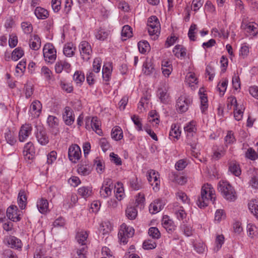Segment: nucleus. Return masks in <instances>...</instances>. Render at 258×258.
Masks as SVG:
<instances>
[{"mask_svg": "<svg viewBox=\"0 0 258 258\" xmlns=\"http://www.w3.org/2000/svg\"><path fill=\"white\" fill-rule=\"evenodd\" d=\"M214 189L211 184H205L201 189V197L197 201L198 207L202 208L207 206L210 201L214 204L216 200V197H214Z\"/></svg>", "mask_w": 258, "mask_h": 258, "instance_id": "obj_1", "label": "nucleus"}, {"mask_svg": "<svg viewBox=\"0 0 258 258\" xmlns=\"http://www.w3.org/2000/svg\"><path fill=\"white\" fill-rule=\"evenodd\" d=\"M88 234L86 231H81L78 232L76 235V239L79 244H81L82 246L78 248L76 250V255H75V258H86V253L87 247L85 243L87 238L88 237Z\"/></svg>", "mask_w": 258, "mask_h": 258, "instance_id": "obj_2", "label": "nucleus"}, {"mask_svg": "<svg viewBox=\"0 0 258 258\" xmlns=\"http://www.w3.org/2000/svg\"><path fill=\"white\" fill-rule=\"evenodd\" d=\"M223 197L227 200L234 201L236 199L235 192L232 186L226 181L220 182L218 188Z\"/></svg>", "mask_w": 258, "mask_h": 258, "instance_id": "obj_3", "label": "nucleus"}, {"mask_svg": "<svg viewBox=\"0 0 258 258\" xmlns=\"http://www.w3.org/2000/svg\"><path fill=\"white\" fill-rule=\"evenodd\" d=\"M148 29L150 35L154 36L156 39L160 34V24L158 19L155 16L150 17L148 21Z\"/></svg>", "mask_w": 258, "mask_h": 258, "instance_id": "obj_4", "label": "nucleus"}, {"mask_svg": "<svg viewBox=\"0 0 258 258\" xmlns=\"http://www.w3.org/2000/svg\"><path fill=\"white\" fill-rule=\"evenodd\" d=\"M134 234V229L132 227L127 226L125 223L120 226L118 236L121 242L123 244L127 243V239L133 237Z\"/></svg>", "mask_w": 258, "mask_h": 258, "instance_id": "obj_5", "label": "nucleus"}, {"mask_svg": "<svg viewBox=\"0 0 258 258\" xmlns=\"http://www.w3.org/2000/svg\"><path fill=\"white\" fill-rule=\"evenodd\" d=\"M43 56L46 61L52 63L56 57V50L52 45L50 43L45 44L43 49Z\"/></svg>", "mask_w": 258, "mask_h": 258, "instance_id": "obj_6", "label": "nucleus"}, {"mask_svg": "<svg viewBox=\"0 0 258 258\" xmlns=\"http://www.w3.org/2000/svg\"><path fill=\"white\" fill-rule=\"evenodd\" d=\"M185 132L187 133V142L190 145L192 149L196 148L197 138H195L194 141L190 140V138L193 137L195 135V125L191 123L184 127Z\"/></svg>", "mask_w": 258, "mask_h": 258, "instance_id": "obj_7", "label": "nucleus"}, {"mask_svg": "<svg viewBox=\"0 0 258 258\" xmlns=\"http://www.w3.org/2000/svg\"><path fill=\"white\" fill-rule=\"evenodd\" d=\"M192 101L190 98H186L184 96H181L177 100L176 107L177 110L180 112H185L188 107L189 104Z\"/></svg>", "mask_w": 258, "mask_h": 258, "instance_id": "obj_8", "label": "nucleus"}, {"mask_svg": "<svg viewBox=\"0 0 258 258\" xmlns=\"http://www.w3.org/2000/svg\"><path fill=\"white\" fill-rule=\"evenodd\" d=\"M81 151L79 146L74 145L70 147L68 151V156L70 160L76 163L81 157Z\"/></svg>", "mask_w": 258, "mask_h": 258, "instance_id": "obj_9", "label": "nucleus"}, {"mask_svg": "<svg viewBox=\"0 0 258 258\" xmlns=\"http://www.w3.org/2000/svg\"><path fill=\"white\" fill-rule=\"evenodd\" d=\"M32 127L30 124H23L19 131V137L20 142H24L31 134Z\"/></svg>", "mask_w": 258, "mask_h": 258, "instance_id": "obj_10", "label": "nucleus"}, {"mask_svg": "<svg viewBox=\"0 0 258 258\" xmlns=\"http://www.w3.org/2000/svg\"><path fill=\"white\" fill-rule=\"evenodd\" d=\"M79 48L83 59H89V55L92 52L91 47L89 43L87 41H82L79 45Z\"/></svg>", "mask_w": 258, "mask_h": 258, "instance_id": "obj_11", "label": "nucleus"}, {"mask_svg": "<svg viewBox=\"0 0 258 258\" xmlns=\"http://www.w3.org/2000/svg\"><path fill=\"white\" fill-rule=\"evenodd\" d=\"M18 208L16 206L11 205L7 210V216L9 219L14 221L17 222L21 220L20 215L17 214Z\"/></svg>", "mask_w": 258, "mask_h": 258, "instance_id": "obj_12", "label": "nucleus"}, {"mask_svg": "<svg viewBox=\"0 0 258 258\" xmlns=\"http://www.w3.org/2000/svg\"><path fill=\"white\" fill-rule=\"evenodd\" d=\"M241 28L253 35H255L258 31V25L253 22L245 23L242 22Z\"/></svg>", "mask_w": 258, "mask_h": 258, "instance_id": "obj_13", "label": "nucleus"}, {"mask_svg": "<svg viewBox=\"0 0 258 258\" xmlns=\"http://www.w3.org/2000/svg\"><path fill=\"white\" fill-rule=\"evenodd\" d=\"M36 137L38 142L41 145H45L49 142L48 137L46 135V131L41 127L37 130Z\"/></svg>", "mask_w": 258, "mask_h": 258, "instance_id": "obj_14", "label": "nucleus"}, {"mask_svg": "<svg viewBox=\"0 0 258 258\" xmlns=\"http://www.w3.org/2000/svg\"><path fill=\"white\" fill-rule=\"evenodd\" d=\"M163 207L162 200L157 199L150 204L149 211L151 214H154L161 211Z\"/></svg>", "mask_w": 258, "mask_h": 258, "instance_id": "obj_15", "label": "nucleus"}, {"mask_svg": "<svg viewBox=\"0 0 258 258\" xmlns=\"http://www.w3.org/2000/svg\"><path fill=\"white\" fill-rule=\"evenodd\" d=\"M64 112L63 114V119L66 124L71 125L74 121V117L70 107L67 106L64 108Z\"/></svg>", "mask_w": 258, "mask_h": 258, "instance_id": "obj_16", "label": "nucleus"}, {"mask_svg": "<svg viewBox=\"0 0 258 258\" xmlns=\"http://www.w3.org/2000/svg\"><path fill=\"white\" fill-rule=\"evenodd\" d=\"M41 104L40 101L36 100L33 101L31 106L30 111L34 117H38L41 110Z\"/></svg>", "mask_w": 258, "mask_h": 258, "instance_id": "obj_17", "label": "nucleus"}, {"mask_svg": "<svg viewBox=\"0 0 258 258\" xmlns=\"http://www.w3.org/2000/svg\"><path fill=\"white\" fill-rule=\"evenodd\" d=\"M101 125L100 121L97 117H93L91 120V126L93 131L99 135H101L102 132L100 128Z\"/></svg>", "mask_w": 258, "mask_h": 258, "instance_id": "obj_18", "label": "nucleus"}, {"mask_svg": "<svg viewBox=\"0 0 258 258\" xmlns=\"http://www.w3.org/2000/svg\"><path fill=\"white\" fill-rule=\"evenodd\" d=\"M37 207L41 213H44L47 212L48 208V202L47 200L41 199L37 202Z\"/></svg>", "mask_w": 258, "mask_h": 258, "instance_id": "obj_19", "label": "nucleus"}, {"mask_svg": "<svg viewBox=\"0 0 258 258\" xmlns=\"http://www.w3.org/2000/svg\"><path fill=\"white\" fill-rule=\"evenodd\" d=\"M18 203L19 207L22 209H24L27 204V198L24 190H20L18 197Z\"/></svg>", "mask_w": 258, "mask_h": 258, "instance_id": "obj_20", "label": "nucleus"}, {"mask_svg": "<svg viewBox=\"0 0 258 258\" xmlns=\"http://www.w3.org/2000/svg\"><path fill=\"white\" fill-rule=\"evenodd\" d=\"M143 67L144 73L147 75L151 74L154 70L153 62L151 59H147L143 64Z\"/></svg>", "mask_w": 258, "mask_h": 258, "instance_id": "obj_21", "label": "nucleus"}, {"mask_svg": "<svg viewBox=\"0 0 258 258\" xmlns=\"http://www.w3.org/2000/svg\"><path fill=\"white\" fill-rule=\"evenodd\" d=\"M162 225L169 233H172L175 229V226L173 224V222L165 218H163L162 220Z\"/></svg>", "mask_w": 258, "mask_h": 258, "instance_id": "obj_22", "label": "nucleus"}, {"mask_svg": "<svg viewBox=\"0 0 258 258\" xmlns=\"http://www.w3.org/2000/svg\"><path fill=\"white\" fill-rule=\"evenodd\" d=\"M202 88L200 89L199 94L201 99V108L202 113H204L208 107V99L205 94L202 93Z\"/></svg>", "mask_w": 258, "mask_h": 258, "instance_id": "obj_23", "label": "nucleus"}, {"mask_svg": "<svg viewBox=\"0 0 258 258\" xmlns=\"http://www.w3.org/2000/svg\"><path fill=\"white\" fill-rule=\"evenodd\" d=\"M35 15L38 19H45L48 17L49 14L46 10L38 7L35 10Z\"/></svg>", "mask_w": 258, "mask_h": 258, "instance_id": "obj_24", "label": "nucleus"}, {"mask_svg": "<svg viewBox=\"0 0 258 258\" xmlns=\"http://www.w3.org/2000/svg\"><path fill=\"white\" fill-rule=\"evenodd\" d=\"M173 52L174 55L177 57H184L186 54V49L180 45H176L174 47Z\"/></svg>", "mask_w": 258, "mask_h": 258, "instance_id": "obj_25", "label": "nucleus"}, {"mask_svg": "<svg viewBox=\"0 0 258 258\" xmlns=\"http://www.w3.org/2000/svg\"><path fill=\"white\" fill-rule=\"evenodd\" d=\"M111 137L116 141L120 140L122 138V132L120 127L116 126L112 130Z\"/></svg>", "mask_w": 258, "mask_h": 258, "instance_id": "obj_26", "label": "nucleus"}, {"mask_svg": "<svg viewBox=\"0 0 258 258\" xmlns=\"http://www.w3.org/2000/svg\"><path fill=\"white\" fill-rule=\"evenodd\" d=\"M24 54L23 50L21 47L15 48L12 53L11 58L14 61H17Z\"/></svg>", "mask_w": 258, "mask_h": 258, "instance_id": "obj_27", "label": "nucleus"}, {"mask_svg": "<svg viewBox=\"0 0 258 258\" xmlns=\"http://www.w3.org/2000/svg\"><path fill=\"white\" fill-rule=\"evenodd\" d=\"M138 214L137 210L134 207H127L125 210V215L128 219H135Z\"/></svg>", "mask_w": 258, "mask_h": 258, "instance_id": "obj_28", "label": "nucleus"}, {"mask_svg": "<svg viewBox=\"0 0 258 258\" xmlns=\"http://www.w3.org/2000/svg\"><path fill=\"white\" fill-rule=\"evenodd\" d=\"M8 242L11 245V247L18 248H21L22 246L21 240L15 236H10Z\"/></svg>", "mask_w": 258, "mask_h": 258, "instance_id": "obj_29", "label": "nucleus"}, {"mask_svg": "<svg viewBox=\"0 0 258 258\" xmlns=\"http://www.w3.org/2000/svg\"><path fill=\"white\" fill-rule=\"evenodd\" d=\"M117 184L118 187H116V190L115 191V197L118 200L120 201L124 195V189L122 183L118 182ZM114 187L116 188L115 185L114 186Z\"/></svg>", "mask_w": 258, "mask_h": 258, "instance_id": "obj_30", "label": "nucleus"}, {"mask_svg": "<svg viewBox=\"0 0 258 258\" xmlns=\"http://www.w3.org/2000/svg\"><path fill=\"white\" fill-rule=\"evenodd\" d=\"M158 94L159 96V98L162 102L164 103L167 102L169 95L167 94V90L165 88H159L158 91Z\"/></svg>", "mask_w": 258, "mask_h": 258, "instance_id": "obj_31", "label": "nucleus"}, {"mask_svg": "<svg viewBox=\"0 0 258 258\" xmlns=\"http://www.w3.org/2000/svg\"><path fill=\"white\" fill-rule=\"evenodd\" d=\"M256 200H252L248 204V207L251 212L258 219V205Z\"/></svg>", "mask_w": 258, "mask_h": 258, "instance_id": "obj_32", "label": "nucleus"}, {"mask_svg": "<svg viewBox=\"0 0 258 258\" xmlns=\"http://www.w3.org/2000/svg\"><path fill=\"white\" fill-rule=\"evenodd\" d=\"M138 48L141 53H145L147 51L150 50V46L147 41H140L138 43Z\"/></svg>", "mask_w": 258, "mask_h": 258, "instance_id": "obj_33", "label": "nucleus"}, {"mask_svg": "<svg viewBox=\"0 0 258 258\" xmlns=\"http://www.w3.org/2000/svg\"><path fill=\"white\" fill-rule=\"evenodd\" d=\"M250 184L253 188L258 189V171H253Z\"/></svg>", "mask_w": 258, "mask_h": 258, "instance_id": "obj_34", "label": "nucleus"}, {"mask_svg": "<svg viewBox=\"0 0 258 258\" xmlns=\"http://www.w3.org/2000/svg\"><path fill=\"white\" fill-rule=\"evenodd\" d=\"M78 194L86 198L91 195V189L89 187L83 186L78 189Z\"/></svg>", "mask_w": 258, "mask_h": 258, "instance_id": "obj_35", "label": "nucleus"}, {"mask_svg": "<svg viewBox=\"0 0 258 258\" xmlns=\"http://www.w3.org/2000/svg\"><path fill=\"white\" fill-rule=\"evenodd\" d=\"M47 123L50 127L55 128L58 125V119L54 116L49 115Z\"/></svg>", "mask_w": 258, "mask_h": 258, "instance_id": "obj_36", "label": "nucleus"}, {"mask_svg": "<svg viewBox=\"0 0 258 258\" xmlns=\"http://www.w3.org/2000/svg\"><path fill=\"white\" fill-rule=\"evenodd\" d=\"M132 31L131 27L128 25H125L122 27L121 30V36L122 37L130 38L132 36Z\"/></svg>", "mask_w": 258, "mask_h": 258, "instance_id": "obj_37", "label": "nucleus"}, {"mask_svg": "<svg viewBox=\"0 0 258 258\" xmlns=\"http://www.w3.org/2000/svg\"><path fill=\"white\" fill-rule=\"evenodd\" d=\"M26 152L25 156H27L28 154L33 155L35 153L34 147L32 142H30L27 143L24 148V153Z\"/></svg>", "mask_w": 258, "mask_h": 258, "instance_id": "obj_38", "label": "nucleus"}, {"mask_svg": "<svg viewBox=\"0 0 258 258\" xmlns=\"http://www.w3.org/2000/svg\"><path fill=\"white\" fill-rule=\"evenodd\" d=\"M156 247V243L153 240H145L143 243V248L145 249H152Z\"/></svg>", "mask_w": 258, "mask_h": 258, "instance_id": "obj_39", "label": "nucleus"}, {"mask_svg": "<svg viewBox=\"0 0 258 258\" xmlns=\"http://www.w3.org/2000/svg\"><path fill=\"white\" fill-rule=\"evenodd\" d=\"M180 132L179 131V127L176 124H173L171 125V128L169 133V136L178 139V137L180 135Z\"/></svg>", "mask_w": 258, "mask_h": 258, "instance_id": "obj_40", "label": "nucleus"}, {"mask_svg": "<svg viewBox=\"0 0 258 258\" xmlns=\"http://www.w3.org/2000/svg\"><path fill=\"white\" fill-rule=\"evenodd\" d=\"M73 44L69 43L65 45L63 48V53L67 56L71 57L74 54V51L73 50Z\"/></svg>", "mask_w": 258, "mask_h": 258, "instance_id": "obj_41", "label": "nucleus"}, {"mask_svg": "<svg viewBox=\"0 0 258 258\" xmlns=\"http://www.w3.org/2000/svg\"><path fill=\"white\" fill-rule=\"evenodd\" d=\"M74 80L76 82V83H81L85 80V76L82 72L79 71H76L73 77Z\"/></svg>", "mask_w": 258, "mask_h": 258, "instance_id": "obj_42", "label": "nucleus"}, {"mask_svg": "<svg viewBox=\"0 0 258 258\" xmlns=\"http://www.w3.org/2000/svg\"><path fill=\"white\" fill-rule=\"evenodd\" d=\"M111 188L110 187L104 186V184H103L100 191L101 196L104 198L110 196L111 194Z\"/></svg>", "mask_w": 258, "mask_h": 258, "instance_id": "obj_43", "label": "nucleus"}, {"mask_svg": "<svg viewBox=\"0 0 258 258\" xmlns=\"http://www.w3.org/2000/svg\"><path fill=\"white\" fill-rule=\"evenodd\" d=\"M245 156L246 158L251 160H254L257 158V155L256 153L251 148H249L247 149L245 154Z\"/></svg>", "mask_w": 258, "mask_h": 258, "instance_id": "obj_44", "label": "nucleus"}, {"mask_svg": "<svg viewBox=\"0 0 258 258\" xmlns=\"http://www.w3.org/2000/svg\"><path fill=\"white\" fill-rule=\"evenodd\" d=\"M78 172L82 175H87L91 172V169L86 165H80L78 168Z\"/></svg>", "mask_w": 258, "mask_h": 258, "instance_id": "obj_45", "label": "nucleus"}, {"mask_svg": "<svg viewBox=\"0 0 258 258\" xmlns=\"http://www.w3.org/2000/svg\"><path fill=\"white\" fill-rule=\"evenodd\" d=\"M148 233L150 236L154 238L158 239L160 236V233L156 227H151L149 230Z\"/></svg>", "mask_w": 258, "mask_h": 258, "instance_id": "obj_46", "label": "nucleus"}, {"mask_svg": "<svg viewBox=\"0 0 258 258\" xmlns=\"http://www.w3.org/2000/svg\"><path fill=\"white\" fill-rule=\"evenodd\" d=\"M101 59L99 57L95 58L93 64V71L95 73H98L101 68Z\"/></svg>", "mask_w": 258, "mask_h": 258, "instance_id": "obj_47", "label": "nucleus"}, {"mask_svg": "<svg viewBox=\"0 0 258 258\" xmlns=\"http://www.w3.org/2000/svg\"><path fill=\"white\" fill-rule=\"evenodd\" d=\"M99 144L104 152H106L110 148V144L105 138L101 139Z\"/></svg>", "mask_w": 258, "mask_h": 258, "instance_id": "obj_48", "label": "nucleus"}, {"mask_svg": "<svg viewBox=\"0 0 258 258\" xmlns=\"http://www.w3.org/2000/svg\"><path fill=\"white\" fill-rule=\"evenodd\" d=\"M148 180L149 182L152 181V179L153 178L155 181H157L158 179V173H156L154 170H150L148 171Z\"/></svg>", "mask_w": 258, "mask_h": 258, "instance_id": "obj_49", "label": "nucleus"}, {"mask_svg": "<svg viewBox=\"0 0 258 258\" xmlns=\"http://www.w3.org/2000/svg\"><path fill=\"white\" fill-rule=\"evenodd\" d=\"M21 26L25 33L29 34L32 32L33 27L30 23L28 22H23Z\"/></svg>", "mask_w": 258, "mask_h": 258, "instance_id": "obj_50", "label": "nucleus"}, {"mask_svg": "<svg viewBox=\"0 0 258 258\" xmlns=\"http://www.w3.org/2000/svg\"><path fill=\"white\" fill-rule=\"evenodd\" d=\"M51 7L54 12H58L60 9L61 1L60 0H52Z\"/></svg>", "mask_w": 258, "mask_h": 258, "instance_id": "obj_51", "label": "nucleus"}, {"mask_svg": "<svg viewBox=\"0 0 258 258\" xmlns=\"http://www.w3.org/2000/svg\"><path fill=\"white\" fill-rule=\"evenodd\" d=\"M229 170L235 176H238L240 174L241 170L238 165L236 164L231 165L229 166Z\"/></svg>", "mask_w": 258, "mask_h": 258, "instance_id": "obj_52", "label": "nucleus"}, {"mask_svg": "<svg viewBox=\"0 0 258 258\" xmlns=\"http://www.w3.org/2000/svg\"><path fill=\"white\" fill-rule=\"evenodd\" d=\"M108 35V33L107 32L105 31L103 29H100L97 32L96 37L98 39L103 41L107 37Z\"/></svg>", "mask_w": 258, "mask_h": 258, "instance_id": "obj_53", "label": "nucleus"}, {"mask_svg": "<svg viewBox=\"0 0 258 258\" xmlns=\"http://www.w3.org/2000/svg\"><path fill=\"white\" fill-rule=\"evenodd\" d=\"M187 165V163L186 160L183 159H181L178 161L175 164V168L177 170H183Z\"/></svg>", "mask_w": 258, "mask_h": 258, "instance_id": "obj_54", "label": "nucleus"}, {"mask_svg": "<svg viewBox=\"0 0 258 258\" xmlns=\"http://www.w3.org/2000/svg\"><path fill=\"white\" fill-rule=\"evenodd\" d=\"M134 124L137 126L138 131L142 130V124L138 116L134 115L131 117Z\"/></svg>", "mask_w": 258, "mask_h": 258, "instance_id": "obj_55", "label": "nucleus"}, {"mask_svg": "<svg viewBox=\"0 0 258 258\" xmlns=\"http://www.w3.org/2000/svg\"><path fill=\"white\" fill-rule=\"evenodd\" d=\"M18 43V38L17 36L12 34L10 36V38L9 40V44L10 47L14 48L15 47Z\"/></svg>", "mask_w": 258, "mask_h": 258, "instance_id": "obj_56", "label": "nucleus"}, {"mask_svg": "<svg viewBox=\"0 0 258 258\" xmlns=\"http://www.w3.org/2000/svg\"><path fill=\"white\" fill-rule=\"evenodd\" d=\"M196 28H197V25L195 24H193L190 26V27L189 29V31L188 32V36L190 40H192V41L195 40L194 31L196 29Z\"/></svg>", "mask_w": 258, "mask_h": 258, "instance_id": "obj_57", "label": "nucleus"}, {"mask_svg": "<svg viewBox=\"0 0 258 258\" xmlns=\"http://www.w3.org/2000/svg\"><path fill=\"white\" fill-rule=\"evenodd\" d=\"M232 85L235 90H237L240 87L239 78L235 75L232 78Z\"/></svg>", "mask_w": 258, "mask_h": 258, "instance_id": "obj_58", "label": "nucleus"}, {"mask_svg": "<svg viewBox=\"0 0 258 258\" xmlns=\"http://www.w3.org/2000/svg\"><path fill=\"white\" fill-rule=\"evenodd\" d=\"M226 216L224 214L223 210H218L216 212L215 219L218 221H221L222 219H224Z\"/></svg>", "mask_w": 258, "mask_h": 258, "instance_id": "obj_59", "label": "nucleus"}, {"mask_svg": "<svg viewBox=\"0 0 258 258\" xmlns=\"http://www.w3.org/2000/svg\"><path fill=\"white\" fill-rule=\"evenodd\" d=\"M110 157L111 158V161H113L116 165H120L121 164V160L117 155L115 154L114 153L110 154Z\"/></svg>", "mask_w": 258, "mask_h": 258, "instance_id": "obj_60", "label": "nucleus"}, {"mask_svg": "<svg viewBox=\"0 0 258 258\" xmlns=\"http://www.w3.org/2000/svg\"><path fill=\"white\" fill-rule=\"evenodd\" d=\"M175 214L179 220H183L186 216L184 210L182 209V207H180V209L175 211Z\"/></svg>", "mask_w": 258, "mask_h": 258, "instance_id": "obj_61", "label": "nucleus"}, {"mask_svg": "<svg viewBox=\"0 0 258 258\" xmlns=\"http://www.w3.org/2000/svg\"><path fill=\"white\" fill-rule=\"evenodd\" d=\"M257 228L251 224H248L247 226V230L249 236L252 237L256 231Z\"/></svg>", "mask_w": 258, "mask_h": 258, "instance_id": "obj_62", "label": "nucleus"}, {"mask_svg": "<svg viewBox=\"0 0 258 258\" xmlns=\"http://www.w3.org/2000/svg\"><path fill=\"white\" fill-rule=\"evenodd\" d=\"M56 152L55 151H51L48 155H47V163L48 164H52L54 161L56 160Z\"/></svg>", "mask_w": 258, "mask_h": 258, "instance_id": "obj_63", "label": "nucleus"}, {"mask_svg": "<svg viewBox=\"0 0 258 258\" xmlns=\"http://www.w3.org/2000/svg\"><path fill=\"white\" fill-rule=\"evenodd\" d=\"M4 258H17V256L14 254V252L10 249H6L3 253Z\"/></svg>", "mask_w": 258, "mask_h": 258, "instance_id": "obj_64", "label": "nucleus"}]
</instances>
